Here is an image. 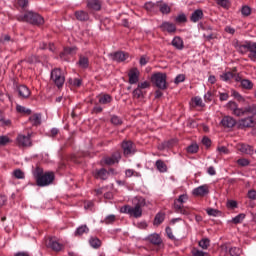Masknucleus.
<instances>
[{"mask_svg": "<svg viewBox=\"0 0 256 256\" xmlns=\"http://www.w3.org/2000/svg\"><path fill=\"white\" fill-rule=\"evenodd\" d=\"M18 21H23L24 23H30V25H43L45 23V19L38 13L35 12H27L24 15H20L17 17Z\"/></svg>", "mask_w": 256, "mask_h": 256, "instance_id": "nucleus-3", "label": "nucleus"}, {"mask_svg": "<svg viewBox=\"0 0 256 256\" xmlns=\"http://www.w3.org/2000/svg\"><path fill=\"white\" fill-rule=\"evenodd\" d=\"M16 5L22 9H25V7L29 5V0H16Z\"/></svg>", "mask_w": 256, "mask_h": 256, "instance_id": "nucleus-57", "label": "nucleus"}, {"mask_svg": "<svg viewBox=\"0 0 256 256\" xmlns=\"http://www.w3.org/2000/svg\"><path fill=\"white\" fill-rule=\"evenodd\" d=\"M12 175L15 177V179H25V172H23L21 169L14 170Z\"/></svg>", "mask_w": 256, "mask_h": 256, "instance_id": "nucleus-46", "label": "nucleus"}, {"mask_svg": "<svg viewBox=\"0 0 256 256\" xmlns=\"http://www.w3.org/2000/svg\"><path fill=\"white\" fill-rule=\"evenodd\" d=\"M175 201L184 205V203H187V201H189V196L187 194H182Z\"/></svg>", "mask_w": 256, "mask_h": 256, "instance_id": "nucleus-51", "label": "nucleus"}, {"mask_svg": "<svg viewBox=\"0 0 256 256\" xmlns=\"http://www.w3.org/2000/svg\"><path fill=\"white\" fill-rule=\"evenodd\" d=\"M16 143L18 147H31V145H33V142L31 141V134L26 136L19 134L16 138Z\"/></svg>", "mask_w": 256, "mask_h": 256, "instance_id": "nucleus-7", "label": "nucleus"}, {"mask_svg": "<svg viewBox=\"0 0 256 256\" xmlns=\"http://www.w3.org/2000/svg\"><path fill=\"white\" fill-rule=\"evenodd\" d=\"M18 93L20 97H23V99H27L31 96V90H29L25 85H20L18 87Z\"/></svg>", "mask_w": 256, "mask_h": 256, "instance_id": "nucleus-27", "label": "nucleus"}, {"mask_svg": "<svg viewBox=\"0 0 256 256\" xmlns=\"http://www.w3.org/2000/svg\"><path fill=\"white\" fill-rule=\"evenodd\" d=\"M160 29L161 31H166L167 33H175V31H177V26L171 22H163L160 25Z\"/></svg>", "mask_w": 256, "mask_h": 256, "instance_id": "nucleus-19", "label": "nucleus"}, {"mask_svg": "<svg viewBox=\"0 0 256 256\" xmlns=\"http://www.w3.org/2000/svg\"><path fill=\"white\" fill-rule=\"evenodd\" d=\"M132 97L134 99H143L145 97V91L141 90V88L137 86V88L132 92Z\"/></svg>", "mask_w": 256, "mask_h": 256, "instance_id": "nucleus-38", "label": "nucleus"}, {"mask_svg": "<svg viewBox=\"0 0 256 256\" xmlns=\"http://www.w3.org/2000/svg\"><path fill=\"white\" fill-rule=\"evenodd\" d=\"M173 209L175 213H180L181 215H191V210L189 207L184 206L183 203L174 200Z\"/></svg>", "mask_w": 256, "mask_h": 256, "instance_id": "nucleus-11", "label": "nucleus"}, {"mask_svg": "<svg viewBox=\"0 0 256 256\" xmlns=\"http://www.w3.org/2000/svg\"><path fill=\"white\" fill-rule=\"evenodd\" d=\"M158 11L162 13V15H169L171 13V7L167 3L158 2Z\"/></svg>", "mask_w": 256, "mask_h": 256, "instance_id": "nucleus-31", "label": "nucleus"}, {"mask_svg": "<svg viewBox=\"0 0 256 256\" xmlns=\"http://www.w3.org/2000/svg\"><path fill=\"white\" fill-rule=\"evenodd\" d=\"M191 107H203V99L201 97H194L191 99Z\"/></svg>", "mask_w": 256, "mask_h": 256, "instance_id": "nucleus-41", "label": "nucleus"}, {"mask_svg": "<svg viewBox=\"0 0 256 256\" xmlns=\"http://www.w3.org/2000/svg\"><path fill=\"white\" fill-rule=\"evenodd\" d=\"M236 81H238V83H240V87L242 89H245L246 91H251V89H253V87H255V84H253V81L249 80V79H243L241 77H237Z\"/></svg>", "mask_w": 256, "mask_h": 256, "instance_id": "nucleus-13", "label": "nucleus"}, {"mask_svg": "<svg viewBox=\"0 0 256 256\" xmlns=\"http://www.w3.org/2000/svg\"><path fill=\"white\" fill-rule=\"evenodd\" d=\"M119 161H121V154L119 153H115L110 157H105L103 159V162L105 163V165H115V163H119Z\"/></svg>", "mask_w": 256, "mask_h": 256, "instance_id": "nucleus-18", "label": "nucleus"}, {"mask_svg": "<svg viewBox=\"0 0 256 256\" xmlns=\"http://www.w3.org/2000/svg\"><path fill=\"white\" fill-rule=\"evenodd\" d=\"M8 143H11V139L8 136H0V147H5Z\"/></svg>", "mask_w": 256, "mask_h": 256, "instance_id": "nucleus-49", "label": "nucleus"}, {"mask_svg": "<svg viewBox=\"0 0 256 256\" xmlns=\"http://www.w3.org/2000/svg\"><path fill=\"white\" fill-rule=\"evenodd\" d=\"M206 212H207V215H210V217H217V215H219V211L213 208L206 209Z\"/></svg>", "mask_w": 256, "mask_h": 256, "instance_id": "nucleus-58", "label": "nucleus"}, {"mask_svg": "<svg viewBox=\"0 0 256 256\" xmlns=\"http://www.w3.org/2000/svg\"><path fill=\"white\" fill-rule=\"evenodd\" d=\"M198 245L199 247H201V249H209L211 241L209 240V238H203L202 240L199 241Z\"/></svg>", "mask_w": 256, "mask_h": 256, "instance_id": "nucleus-42", "label": "nucleus"}, {"mask_svg": "<svg viewBox=\"0 0 256 256\" xmlns=\"http://www.w3.org/2000/svg\"><path fill=\"white\" fill-rule=\"evenodd\" d=\"M122 149L125 157L135 154V144L131 140H124L122 142Z\"/></svg>", "mask_w": 256, "mask_h": 256, "instance_id": "nucleus-8", "label": "nucleus"}, {"mask_svg": "<svg viewBox=\"0 0 256 256\" xmlns=\"http://www.w3.org/2000/svg\"><path fill=\"white\" fill-rule=\"evenodd\" d=\"M192 256H209L207 252H203L201 250L194 249L192 250Z\"/></svg>", "mask_w": 256, "mask_h": 256, "instance_id": "nucleus-59", "label": "nucleus"}, {"mask_svg": "<svg viewBox=\"0 0 256 256\" xmlns=\"http://www.w3.org/2000/svg\"><path fill=\"white\" fill-rule=\"evenodd\" d=\"M199 151V145L197 144H191L190 146L187 147V152L188 153H197Z\"/></svg>", "mask_w": 256, "mask_h": 256, "instance_id": "nucleus-52", "label": "nucleus"}, {"mask_svg": "<svg viewBox=\"0 0 256 256\" xmlns=\"http://www.w3.org/2000/svg\"><path fill=\"white\" fill-rule=\"evenodd\" d=\"M47 247H49L50 249H52V251H61V249H63V244L57 242L55 239L50 238L47 241Z\"/></svg>", "mask_w": 256, "mask_h": 256, "instance_id": "nucleus-20", "label": "nucleus"}, {"mask_svg": "<svg viewBox=\"0 0 256 256\" xmlns=\"http://www.w3.org/2000/svg\"><path fill=\"white\" fill-rule=\"evenodd\" d=\"M110 55H111L113 61H117L118 63H121L127 59V57L129 56V53L123 52V51H118V52L112 53Z\"/></svg>", "mask_w": 256, "mask_h": 256, "instance_id": "nucleus-17", "label": "nucleus"}, {"mask_svg": "<svg viewBox=\"0 0 256 256\" xmlns=\"http://www.w3.org/2000/svg\"><path fill=\"white\" fill-rule=\"evenodd\" d=\"M34 177L36 179V185L38 187H47L55 181V173L46 172L43 173V168L37 167L34 171Z\"/></svg>", "mask_w": 256, "mask_h": 256, "instance_id": "nucleus-2", "label": "nucleus"}, {"mask_svg": "<svg viewBox=\"0 0 256 256\" xmlns=\"http://www.w3.org/2000/svg\"><path fill=\"white\" fill-rule=\"evenodd\" d=\"M155 167L160 173H167V164L163 160H157Z\"/></svg>", "mask_w": 256, "mask_h": 256, "instance_id": "nucleus-37", "label": "nucleus"}, {"mask_svg": "<svg viewBox=\"0 0 256 256\" xmlns=\"http://www.w3.org/2000/svg\"><path fill=\"white\" fill-rule=\"evenodd\" d=\"M141 75V72H139V69L137 68H132L128 72V83L130 85H137L139 83V77Z\"/></svg>", "mask_w": 256, "mask_h": 256, "instance_id": "nucleus-10", "label": "nucleus"}, {"mask_svg": "<svg viewBox=\"0 0 256 256\" xmlns=\"http://www.w3.org/2000/svg\"><path fill=\"white\" fill-rule=\"evenodd\" d=\"M171 45H173L175 49H178V51H183V49H185V44L183 42V39L179 36H175L173 38Z\"/></svg>", "mask_w": 256, "mask_h": 256, "instance_id": "nucleus-23", "label": "nucleus"}, {"mask_svg": "<svg viewBox=\"0 0 256 256\" xmlns=\"http://www.w3.org/2000/svg\"><path fill=\"white\" fill-rule=\"evenodd\" d=\"M237 163L240 167H249L251 165V161L247 158H240L237 160Z\"/></svg>", "mask_w": 256, "mask_h": 256, "instance_id": "nucleus-48", "label": "nucleus"}, {"mask_svg": "<svg viewBox=\"0 0 256 256\" xmlns=\"http://www.w3.org/2000/svg\"><path fill=\"white\" fill-rule=\"evenodd\" d=\"M148 241L152 243V245H161V243H163V240H161V236H159V234H152L148 236Z\"/></svg>", "mask_w": 256, "mask_h": 256, "instance_id": "nucleus-33", "label": "nucleus"}, {"mask_svg": "<svg viewBox=\"0 0 256 256\" xmlns=\"http://www.w3.org/2000/svg\"><path fill=\"white\" fill-rule=\"evenodd\" d=\"M115 219H116L115 215H113V214L108 215V216L105 218L104 223H105L106 225H111V223H115Z\"/></svg>", "mask_w": 256, "mask_h": 256, "instance_id": "nucleus-56", "label": "nucleus"}, {"mask_svg": "<svg viewBox=\"0 0 256 256\" xmlns=\"http://www.w3.org/2000/svg\"><path fill=\"white\" fill-rule=\"evenodd\" d=\"M192 194L194 197H205V195H209V186L207 184L199 186L192 191Z\"/></svg>", "mask_w": 256, "mask_h": 256, "instance_id": "nucleus-12", "label": "nucleus"}, {"mask_svg": "<svg viewBox=\"0 0 256 256\" xmlns=\"http://www.w3.org/2000/svg\"><path fill=\"white\" fill-rule=\"evenodd\" d=\"M111 123L113 125H122L123 124V120H121V118H119V116H112L111 117Z\"/></svg>", "mask_w": 256, "mask_h": 256, "instance_id": "nucleus-55", "label": "nucleus"}, {"mask_svg": "<svg viewBox=\"0 0 256 256\" xmlns=\"http://www.w3.org/2000/svg\"><path fill=\"white\" fill-rule=\"evenodd\" d=\"M204 14H203V10L201 9H197L195 10L191 16H190V21L192 23H199V21H201V19H203Z\"/></svg>", "mask_w": 256, "mask_h": 256, "instance_id": "nucleus-22", "label": "nucleus"}, {"mask_svg": "<svg viewBox=\"0 0 256 256\" xmlns=\"http://www.w3.org/2000/svg\"><path fill=\"white\" fill-rule=\"evenodd\" d=\"M95 177L96 179H102V181H106V179H109V171H107L105 168L96 170Z\"/></svg>", "mask_w": 256, "mask_h": 256, "instance_id": "nucleus-28", "label": "nucleus"}, {"mask_svg": "<svg viewBox=\"0 0 256 256\" xmlns=\"http://www.w3.org/2000/svg\"><path fill=\"white\" fill-rule=\"evenodd\" d=\"M242 253H243V251L239 247H231L229 249V254L231 256H241Z\"/></svg>", "mask_w": 256, "mask_h": 256, "instance_id": "nucleus-45", "label": "nucleus"}, {"mask_svg": "<svg viewBox=\"0 0 256 256\" xmlns=\"http://www.w3.org/2000/svg\"><path fill=\"white\" fill-rule=\"evenodd\" d=\"M89 244L91 245V247H93V249H99V247H101V241L97 237H91L89 240Z\"/></svg>", "mask_w": 256, "mask_h": 256, "instance_id": "nucleus-40", "label": "nucleus"}, {"mask_svg": "<svg viewBox=\"0 0 256 256\" xmlns=\"http://www.w3.org/2000/svg\"><path fill=\"white\" fill-rule=\"evenodd\" d=\"M216 2L220 7H224V9L229 7V0H216Z\"/></svg>", "mask_w": 256, "mask_h": 256, "instance_id": "nucleus-63", "label": "nucleus"}, {"mask_svg": "<svg viewBox=\"0 0 256 256\" xmlns=\"http://www.w3.org/2000/svg\"><path fill=\"white\" fill-rule=\"evenodd\" d=\"M16 111L18 113H22L24 115H31V109H28V108H26L24 106H21V105L16 106Z\"/></svg>", "mask_w": 256, "mask_h": 256, "instance_id": "nucleus-44", "label": "nucleus"}, {"mask_svg": "<svg viewBox=\"0 0 256 256\" xmlns=\"http://www.w3.org/2000/svg\"><path fill=\"white\" fill-rule=\"evenodd\" d=\"M50 79L58 89H61L65 85V75L61 68H54L51 71Z\"/></svg>", "mask_w": 256, "mask_h": 256, "instance_id": "nucleus-5", "label": "nucleus"}, {"mask_svg": "<svg viewBox=\"0 0 256 256\" xmlns=\"http://www.w3.org/2000/svg\"><path fill=\"white\" fill-rule=\"evenodd\" d=\"M241 13L244 17H249V15H251V7L243 6L241 9Z\"/></svg>", "mask_w": 256, "mask_h": 256, "instance_id": "nucleus-53", "label": "nucleus"}, {"mask_svg": "<svg viewBox=\"0 0 256 256\" xmlns=\"http://www.w3.org/2000/svg\"><path fill=\"white\" fill-rule=\"evenodd\" d=\"M29 121L32 125H41V114H33L29 117Z\"/></svg>", "mask_w": 256, "mask_h": 256, "instance_id": "nucleus-39", "label": "nucleus"}, {"mask_svg": "<svg viewBox=\"0 0 256 256\" xmlns=\"http://www.w3.org/2000/svg\"><path fill=\"white\" fill-rule=\"evenodd\" d=\"M183 81H185V75L179 74L178 76H176L174 83L176 85H179V83H183Z\"/></svg>", "mask_w": 256, "mask_h": 256, "instance_id": "nucleus-61", "label": "nucleus"}, {"mask_svg": "<svg viewBox=\"0 0 256 256\" xmlns=\"http://www.w3.org/2000/svg\"><path fill=\"white\" fill-rule=\"evenodd\" d=\"M248 57L250 58L251 61L256 63V42H252L250 44V50H249Z\"/></svg>", "mask_w": 256, "mask_h": 256, "instance_id": "nucleus-35", "label": "nucleus"}, {"mask_svg": "<svg viewBox=\"0 0 256 256\" xmlns=\"http://www.w3.org/2000/svg\"><path fill=\"white\" fill-rule=\"evenodd\" d=\"M248 198H250L252 201L256 200V191L255 190H249L248 191Z\"/></svg>", "mask_w": 256, "mask_h": 256, "instance_id": "nucleus-64", "label": "nucleus"}, {"mask_svg": "<svg viewBox=\"0 0 256 256\" xmlns=\"http://www.w3.org/2000/svg\"><path fill=\"white\" fill-rule=\"evenodd\" d=\"M227 108L231 111L235 117H245V108H239L236 102L230 101L227 103Z\"/></svg>", "mask_w": 256, "mask_h": 256, "instance_id": "nucleus-6", "label": "nucleus"}, {"mask_svg": "<svg viewBox=\"0 0 256 256\" xmlns=\"http://www.w3.org/2000/svg\"><path fill=\"white\" fill-rule=\"evenodd\" d=\"M235 77V75L233 74V72H226L220 75V79L222 81H231V79H233Z\"/></svg>", "mask_w": 256, "mask_h": 256, "instance_id": "nucleus-43", "label": "nucleus"}, {"mask_svg": "<svg viewBox=\"0 0 256 256\" xmlns=\"http://www.w3.org/2000/svg\"><path fill=\"white\" fill-rule=\"evenodd\" d=\"M77 53V47H66L63 52L60 53V59L67 61V55H75Z\"/></svg>", "mask_w": 256, "mask_h": 256, "instance_id": "nucleus-21", "label": "nucleus"}, {"mask_svg": "<svg viewBox=\"0 0 256 256\" xmlns=\"http://www.w3.org/2000/svg\"><path fill=\"white\" fill-rule=\"evenodd\" d=\"M221 125L226 129H233V127L237 125V120L231 116H224L221 120Z\"/></svg>", "mask_w": 256, "mask_h": 256, "instance_id": "nucleus-14", "label": "nucleus"}, {"mask_svg": "<svg viewBox=\"0 0 256 256\" xmlns=\"http://www.w3.org/2000/svg\"><path fill=\"white\" fill-rule=\"evenodd\" d=\"M251 43H252L251 41H246L243 44L237 43L236 49L238 53H240L241 55H245L246 53H249L251 49Z\"/></svg>", "mask_w": 256, "mask_h": 256, "instance_id": "nucleus-15", "label": "nucleus"}, {"mask_svg": "<svg viewBox=\"0 0 256 256\" xmlns=\"http://www.w3.org/2000/svg\"><path fill=\"white\" fill-rule=\"evenodd\" d=\"M244 219H245V214L241 213L232 219V223H234V225H238V223H243Z\"/></svg>", "mask_w": 256, "mask_h": 256, "instance_id": "nucleus-47", "label": "nucleus"}, {"mask_svg": "<svg viewBox=\"0 0 256 256\" xmlns=\"http://www.w3.org/2000/svg\"><path fill=\"white\" fill-rule=\"evenodd\" d=\"M228 209H237V201L235 200H229L227 202Z\"/></svg>", "mask_w": 256, "mask_h": 256, "instance_id": "nucleus-62", "label": "nucleus"}, {"mask_svg": "<svg viewBox=\"0 0 256 256\" xmlns=\"http://www.w3.org/2000/svg\"><path fill=\"white\" fill-rule=\"evenodd\" d=\"M163 221H165V213L164 212H158L155 215L153 225L159 226V225H161V223H163Z\"/></svg>", "mask_w": 256, "mask_h": 256, "instance_id": "nucleus-36", "label": "nucleus"}, {"mask_svg": "<svg viewBox=\"0 0 256 256\" xmlns=\"http://www.w3.org/2000/svg\"><path fill=\"white\" fill-rule=\"evenodd\" d=\"M77 21H89V13L83 10H78L74 13Z\"/></svg>", "mask_w": 256, "mask_h": 256, "instance_id": "nucleus-30", "label": "nucleus"}, {"mask_svg": "<svg viewBox=\"0 0 256 256\" xmlns=\"http://www.w3.org/2000/svg\"><path fill=\"white\" fill-rule=\"evenodd\" d=\"M132 203L133 206H122L120 209V213H125L130 217H134V219H139L140 217H143V207L147 205L145 198L137 196L133 199Z\"/></svg>", "mask_w": 256, "mask_h": 256, "instance_id": "nucleus-1", "label": "nucleus"}, {"mask_svg": "<svg viewBox=\"0 0 256 256\" xmlns=\"http://www.w3.org/2000/svg\"><path fill=\"white\" fill-rule=\"evenodd\" d=\"M255 125L253 116L242 118L238 121V129H249Z\"/></svg>", "mask_w": 256, "mask_h": 256, "instance_id": "nucleus-9", "label": "nucleus"}, {"mask_svg": "<svg viewBox=\"0 0 256 256\" xmlns=\"http://www.w3.org/2000/svg\"><path fill=\"white\" fill-rule=\"evenodd\" d=\"M151 81L155 85V87H157L161 91H165V89H167L168 87L166 73H161V72L155 73L154 75H152Z\"/></svg>", "mask_w": 256, "mask_h": 256, "instance_id": "nucleus-4", "label": "nucleus"}, {"mask_svg": "<svg viewBox=\"0 0 256 256\" xmlns=\"http://www.w3.org/2000/svg\"><path fill=\"white\" fill-rule=\"evenodd\" d=\"M217 151L221 154V155H229V149H227V147L225 146H219L217 148Z\"/></svg>", "mask_w": 256, "mask_h": 256, "instance_id": "nucleus-60", "label": "nucleus"}, {"mask_svg": "<svg viewBox=\"0 0 256 256\" xmlns=\"http://www.w3.org/2000/svg\"><path fill=\"white\" fill-rule=\"evenodd\" d=\"M89 233V227L87 225H81L79 226L76 231L74 232L75 237H81L85 234Z\"/></svg>", "mask_w": 256, "mask_h": 256, "instance_id": "nucleus-32", "label": "nucleus"}, {"mask_svg": "<svg viewBox=\"0 0 256 256\" xmlns=\"http://www.w3.org/2000/svg\"><path fill=\"white\" fill-rule=\"evenodd\" d=\"M137 87L144 91V89H149V87H151V83L149 81L140 82L138 83Z\"/></svg>", "mask_w": 256, "mask_h": 256, "instance_id": "nucleus-50", "label": "nucleus"}, {"mask_svg": "<svg viewBox=\"0 0 256 256\" xmlns=\"http://www.w3.org/2000/svg\"><path fill=\"white\" fill-rule=\"evenodd\" d=\"M244 115H251V117H255L256 116V105L252 104V105H248V106L244 107Z\"/></svg>", "mask_w": 256, "mask_h": 256, "instance_id": "nucleus-34", "label": "nucleus"}, {"mask_svg": "<svg viewBox=\"0 0 256 256\" xmlns=\"http://www.w3.org/2000/svg\"><path fill=\"white\" fill-rule=\"evenodd\" d=\"M144 8L149 13H159V2H156V3L146 2L144 5Z\"/></svg>", "mask_w": 256, "mask_h": 256, "instance_id": "nucleus-24", "label": "nucleus"}, {"mask_svg": "<svg viewBox=\"0 0 256 256\" xmlns=\"http://www.w3.org/2000/svg\"><path fill=\"white\" fill-rule=\"evenodd\" d=\"M239 151L245 153V155H253L255 153V149L249 144H240Z\"/></svg>", "mask_w": 256, "mask_h": 256, "instance_id": "nucleus-25", "label": "nucleus"}, {"mask_svg": "<svg viewBox=\"0 0 256 256\" xmlns=\"http://www.w3.org/2000/svg\"><path fill=\"white\" fill-rule=\"evenodd\" d=\"M111 101H113V97L109 94H100L98 96V103H100V105H109Z\"/></svg>", "mask_w": 256, "mask_h": 256, "instance_id": "nucleus-26", "label": "nucleus"}, {"mask_svg": "<svg viewBox=\"0 0 256 256\" xmlns=\"http://www.w3.org/2000/svg\"><path fill=\"white\" fill-rule=\"evenodd\" d=\"M176 23H187V16L185 14H179L175 18Z\"/></svg>", "mask_w": 256, "mask_h": 256, "instance_id": "nucleus-54", "label": "nucleus"}, {"mask_svg": "<svg viewBox=\"0 0 256 256\" xmlns=\"http://www.w3.org/2000/svg\"><path fill=\"white\" fill-rule=\"evenodd\" d=\"M101 7H103V2L101 0H88L87 8L91 11H101Z\"/></svg>", "mask_w": 256, "mask_h": 256, "instance_id": "nucleus-16", "label": "nucleus"}, {"mask_svg": "<svg viewBox=\"0 0 256 256\" xmlns=\"http://www.w3.org/2000/svg\"><path fill=\"white\" fill-rule=\"evenodd\" d=\"M78 65L81 69H88L89 68V58L83 54H80Z\"/></svg>", "mask_w": 256, "mask_h": 256, "instance_id": "nucleus-29", "label": "nucleus"}]
</instances>
